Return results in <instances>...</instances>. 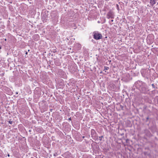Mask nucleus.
<instances>
[{
  "label": "nucleus",
  "instance_id": "16",
  "mask_svg": "<svg viewBox=\"0 0 158 158\" xmlns=\"http://www.w3.org/2000/svg\"><path fill=\"white\" fill-rule=\"evenodd\" d=\"M25 54L26 55H27V52H26L25 53Z\"/></svg>",
  "mask_w": 158,
  "mask_h": 158
},
{
  "label": "nucleus",
  "instance_id": "14",
  "mask_svg": "<svg viewBox=\"0 0 158 158\" xmlns=\"http://www.w3.org/2000/svg\"><path fill=\"white\" fill-rule=\"evenodd\" d=\"M113 21V20H111L110 21H109V23H111Z\"/></svg>",
  "mask_w": 158,
  "mask_h": 158
},
{
  "label": "nucleus",
  "instance_id": "15",
  "mask_svg": "<svg viewBox=\"0 0 158 158\" xmlns=\"http://www.w3.org/2000/svg\"><path fill=\"white\" fill-rule=\"evenodd\" d=\"M34 36L37 37L38 36V35H34Z\"/></svg>",
  "mask_w": 158,
  "mask_h": 158
},
{
  "label": "nucleus",
  "instance_id": "3",
  "mask_svg": "<svg viewBox=\"0 0 158 158\" xmlns=\"http://www.w3.org/2000/svg\"><path fill=\"white\" fill-rule=\"evenodd\" d=\"M150 70L149 69H145L141 71V73L143 76L144 77H148L150 76Z\"/></svg>",
  "mask_w": 158,
  "mask_h": 158
},
{
  "label": "nucleus",
  "instance_id": "1",
  "mask_svg": "<svg viewBox=\"0 0 158 158\" xmlns=\"http://www.w3.org/2000/svg\"><path fill=\"white\" fill-rule=\"evenodd\" d=\"M135 85L142 93L147 94L149 91L147 85L142 81H138L135 83Z\"/></svg>",
  "mask_w": 158,
  "mask_h": 158
},
{
  "label": "nucleus",
  "instance_id": "9",
  "mask_svg": "<svg viewBox=\"0 0 158 158\" xmlns=\"http://www.w3.org/2000/svg\"><path fill=\"white\" fill-rule=\"evenodd\" d=\"M56 64L57 66H59L60 64V62H58L56 63Z\"/></svg>",
  "mask_w": 158,
  "mask_h": 158
},
{
  "label": "nucleus",
  "instance_id": "8",
  "mask_svg": "<svg viewBox=\"0 0 158 158\" xmlns=\"http://www.w3.org/2000/svg\"><path fill=\"white\" fill-rule=\"evenodd\" d=\"M109 69V68L107 66H105L104 67V69L106 70H108Z\"/></svg>",
  "mask_w": 158,
  "mask_h": 158
},
{
  "label": "nucleus",
  "instance_id": "7",
  "mask_svg": "<svg viewBox=\"0 0 158 158\" xmlns=\"http://www.w3.org/2000/svg\"><path fill=\"white\" fill-rule=\"evenodd\" d=\"M8 122L10 124H12L13 123V121L11 119H10L9 121H8Z\"/></svg>",
  "mask_w": 158,
  "mask_h": 158
},
{
  "label": "nucleus",
  "instance_id": "18",
  "mask_svg": "<svg viewBox=\"0 0 158 158\" xmlns=\"http://www.w3.org/2000/svg\"><path fill=\"white\" fill-rule=\"evenodd\" d=\"M16 94H18V92H16Z\"/></svg>",
  "mask_w": 158,
  "mask_h": 158
},
{
  "label": "nucleus",
  "instance_id": "13",
  "mask_svg": "<svg viewBox=\"0 0 158 158\" xmlns=\"http://www.w3.org/2000/svg\"><path fill=\"white\" fill-rule=\"evenodd\" d=\"M149 119V117H147V118H146V122H148V120Z\"/></svg>",
  "mask_w": 158,
  "mask_h": 158
},
{
  "label": "nucleus",
  "instance_id": "10",
  "mask_svg": "<svg viewBox=\"0 0 158 158\" xmlns=\"http://www.w3.org/2000/svg\"><path fill=\"white\" fill-rule=\"evenodd\" d=\"M53 155H54V156H56L58 155V154H57V152H55L54 154Z\"/></svg>",
  "mask_w": 158,
  "mask_h": 158
},
{
  "label": "nucleus",
  "instance_id": "2",
  "mask_svg": "<svg viewBox=\"0 0 158 158\" xmlns=\"http://www.w3.org/2000/svg\"><path fill=\"white\" fill-rule=\"evenodd\" d=\"M94 38L96 40H99L102 38V35L98 31H94L93 33Z\"/></svg>",
  "mask_w": 158,
  "mask_h": 158
},
{
  "label": "nucleus",
  "instance_id": "22",
  "mask_svg": "<svg viewBox=\"0 0 158 158\" xmlns=\"http://www.w3.org/2000/svg\"><path fill=\"white\" fill-rule=\"evenodd\" d=\"M127 140H126L127 142Z\"/></svg>",
  "mask_w": 158,
  "mask_h": 158
},
{
  "label": "nucleus",
  "instance_id": "4",
  "mask_svg": "<svg viewBox=\"0 0 158 158\" xmlns=\"http://www.w3.org/2000/svg\"><path fill=\"white\" fill-rule=\"evenodd\" d=\"M114 12L110 10L107 14L106 17L108 19H109L110 18L114 19Z\"/></svg>",
  "mask_w": 158,
  "mask_h": 158
},
{
  "label": "nucleus",
  "instance_id": "6",
  "mask_svg": "<svg viewBox=\"0 0 158 158\" xmlns=\"http://www.w3.org/2000/svg\"><path fill=\"white\" fill-rule=\"evenodd\" d=\"M156 0H150V4L152 6H153V5L156 4Z\"/></svg>",
  "mask_w": 158,
  "mask_h": 158
},
{
  "label": "nucleus",
  "instance_id": "20",
  "mask_svg": "<svg viewBox=\"0 0 158 158\" xmlns=\"http://www.w3.org/2000/svg\"><path fill=\"white\" fill-rule=\"evenodd\" d=\"M117 6H118V5H117Z\"/></svg>",
  "mask_w": 158,
  "mask_h": 158
},
{
  "label": "nucleus",
  "instance_id": "12",
  "mask_svg": "<svg viewBox=\"0 0 158 158\" xmlns=\"http://www.w3.org/2000/svg\"><path fill=\"white\" fill-rule=\"evenodd\" d=\"M103 137V136H100L99 137L100 140H101Z\"/></svg>",
  "mask_w": 158,
  "mask_h": 158
},
{
  "label": "nucleus",
  "instance_id": "11",
  "mask_svg": "<svg viewBox=\"0 0 158 158\" xmlns=\"http://www.w3.org/2000/svg\"><path fill=\"white\" fill-rule=\"evenodd\" d=\"M152 85L154 88H155V86L154 85V84H152Z\"/></svg>",
  "mask_w": 158,
  "mask_h": 158
},
{
  "label": "nucleus",
  "instance_id": "19",
  "mask_svg": "<svg viewBox=\"0 0 158 158\" xmlns=\"http://www.w3.org/2000/svg\"><path fill=\"white\" fill-rule=\"evenodd\" d=\"M69 120H71V118H69Z\"/></svg>",
  "mask_w": 158,
  "mask_h": 158
},
{
  "label": "nucleus",
  "instance_id": "17",
  "mask_svg": "<svg viewBox=\"0 0 158 158\" xmlns=\"http://www.w3.org/2000/svg\"><path fill=\"white\" fill-rule=\"evenodd\" d=\"M10 156V155H9V154H8V155H7V156H8V157H9V156Z\"/></svg>",
  "mask_w": 158,
  "mask_h": 158
},
{
  "label": "nucleus",
  "instance_id": "21",
  "mask_svg": "<svg viewBox=\"0 0 158 158\" xmlns=\"http://www.w3.org/2000/svg\"><path fill=\"white\" fill-rule=\"evenodd\" d=\"M1 49V47H0V49Z\"/></svg>",
  "mask_w": 158,
  "mask_h": 158
},
{
  "label": "nucleus",
  "instance_id": "5",
  "mask_svg": "<svg viewBox=\"0 0 158 158\" xmlns=\"http://www.w3.org/2000/svg\"><path fill=\"white\" fill-rule=\"evenodd\" d=\"M91 135L93 138H96L97 137V133L93 129H92L91 130Z\"/></svg>",
  "mask_w": 158,
  "mask_h": 158
}]
</instances>
